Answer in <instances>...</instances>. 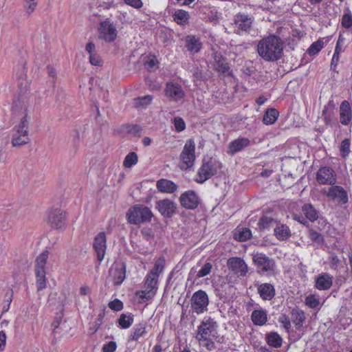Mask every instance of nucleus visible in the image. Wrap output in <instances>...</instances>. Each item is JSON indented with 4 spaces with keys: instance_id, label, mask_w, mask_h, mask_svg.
Returning a JSON list of instances; mask_svg holds the SVG:
<instances>
[{
    "instance_id": "f257e3e1",
    "label": "nucleus",
    "mask_w": 352,
    "mask_h": 352,
    "mask_svg": "<svg viewBox=\"0 0 352 352\" xmlns=\"http://www.w3.org/2000/svg\"><path fill=\"white\" fill-rule=\"evenodd\" d=\"M256 51L264 60L274 62L282 57L283 43L278 36L272 34L258 43Z\"/></svg>"
},
{
    "instance_id": "f03ea898",
    "label": "nucleus",
    "mask_w": 352,
    "mask_h": 352,
    "mask_svg": "<svg viewBox=\"0 0 352 352\" xmlns=\"http://www.w3.org/2000/svg\"><path fill=\"white\" fill-rule=\"evenodd\" d=\"M252 261L256 266V272L261 276H272L276 274V262L262 252L252 254Z\"/></svg>"
},
{
    "instance_id": "7ed1b4c3",
    "label": "nucleus",
    "mask_w": 352,
    "mask_h": 352,
    "mask_svg": "<svg viewBox=\"0 0 352 352\" xmlns=\"http://www.w3.org/2000/svg\"><path fill=\"white\" fill-rule=\"evenodd\" d=\"M153 216L151 209L142 204L130 207L126 214L128 222L133 225L149 222Z\"/></svg>"
},
{
    "instance_id": "20e7f679",
    "label": "nucleus",
    "mask_w": 352,
    "mask_h": 352,
    "mask_svg": "<svg viewBox=\"0 0 352 352\" xmlns=\"http://www.w3.org/2000/svg\"><path fill=\"white\" fill-rule=\"evenodd\" d=\"M218 324L214 318H204L197 327L196 339L201 343V340L207 338H219Z\"/></svg>"
},
{
    "instance_id": "39448f33",
    "label": "nucleus",
    "mask_w": 352,
    "mask_h": 352,
    "mask_svg": "<svg viewBox=\"0 0 352 352\" xmlns=\"http://www.w3.org/2000/svg\"><path fill=\"white\" fill-rule=\"evenodd\" d=\"M49 252L45 250L41 253L36 259L35 275L37 292L44 289L47 286L45 265Z\"/></svg>"
},
{
    "instance_id": "423d86ee",
    "label": "nucleus",
    "mask_w": 352,
    "mask_h": 352,
    "mask_svg": "<svg viewBox=\"0 0 352 352\" xmlns=\"http://www.w3.org/2000/svg\"><path fill=\"white\" fill-rule=\"evenodd\" d=\"M221 168V163L210 158L204 160L201 167L198 169L197 177L195 182L198 184H204L205 182L217 174L218 169Z\"/></svg>"
},
{
    "instance_id": "0eeeda50",
    "label": "nucleus",
    "mask_w": 352,
    "mask_h": 352,
    "mask_svg": "<svg viewBox=\"0 0 352 352\" xmlns=\"http://www.w3.org/2000/svg\"><path fill=\"white\" fill-rule=\"evenodd\" d=\"M28 120L25 115L19 124L14 126L12 138V144L14 147L27 144L30 142L28 135Z\"/></svg>"
},
{
    "instance_id": "6e6552de",
    "label": "nucleus",
    "mask_w": 352,
    "mask_h": 352,
    "mask_svg": "<svg viewBox=\"0 0 352 352\" xmlns=\"http://www.w3.org/2000/svg\"><path fill=\"white\" fill-rule=\"evenodd\" d=\"M195 144L192 139L186 141L183 151L180 154L182 161L181 168L182 169H188L194 165L195 160Z\"/></svg>"
},
{
    "instance_id": "1a4fd4ad",
    "label": "nucleus",
    "mask_w": 352,
    "mask_h": 352,
    "mask_svg": "<svg viewBox=\"0 0 352 352\" xmlns=\"http://www.w3.org/2000/svg\"><path fill=\"white\" fill-rule=\"evenodd\" d=\"M209 298L207 293L199 289L195 292L190 299L191 308L197 314H203L208 310Z\"/></svg>"
},
{
    "instance_id": "9d476101",
    "label": "nucleus",
    "mask_w": 352,
    "mask_h": 352,
    "mask_svg": "<svg viewBox=\"0 0 352 352\" xmlns=\"http://www.w3.org/2000/svg\"><path fill=\"white\" fill-rule=\"evenodd\" d=\"M145 289L135 292V298L139 303L151 300L154 296V268L150 270L144 283Z\"/></svg>"
},
{
    "instance_id": "9b49d317",
    "label": "nucleus",
    "mask_w": 352,
    "mask_h": 352,
    "mask_svg": "<svg viewBox=\"0 0 352 352\" xmlns=\"http://www.w3.org/2000/svg\"><path fill=\"white\" fill-rule=\"evenodd\" d=\"M323 194L329 199L337 201L340 205H345L349 202L347 191L340 185L333 184L328 190H324Z\"/></svg>"
},
{
    "instance_id": "f8f14e48",
    "label": "nucleus",
    "mask_w": 352,
    "mask_h": 352,
    "mask_svg": "<svg viewBox=\"0 0 352 352\" xmlns=\"http://www.w3.org/2000/svg\"><path fill=\"white\" fill-rule=\"evenodd\" d=\"M316 180L320 185L333 186L337 183V175L331 167L322 166L316 173Z\"/></svg>"
},
{
    "instance_id": "ddd939ff",
    "label": "nucleus",
    "mask_w": 352,
    "mask_h": 352,
    "mask_svg": "<svg viewBox=\"0 0 352 352\" xmlns=\"http://www.w3.org/2000/svg\"><path fill=\"white\" fill-rule=\"evenodd\" d=\"M200 202L199 197L193 190H186L179 197L180 205L187 210H195L200 204Z\"/></svg>"
},
{
    "instance_id": "4468645a",
    "label": "nucleus",
    "mask_w": 352,
    "mask_h": 352,
    "mask_svg": "<svg viewBox=\"0 0 352 352\" xmlns=\"http://www.w3.org/2000/svg\"><path fill=\"white\" fill-rule=\"evenodd\" d=\"M254 19L247 14L241 13L236 14L234 18V23L237 28L236 33L243 35L249 33L252 29Z\"/></svg>"
},
{
    "instance_id": "2eb2a0df",
    "label": "nucleus",
    "mask_w": 352,
    "mask_h": 352,
    "mask_svg": "<svg viewBox=\"0 0 352 352\" xmlns=\"http://www.w3.org/2000/svg\"><path fill=\"white\" fill-rule=\"evenodd\" d=\"M66 212L61 209L55 208L51 210L48 213L47 223L55 229H60L66 224Z\"/></svg>"
},
{
    "instance_id": "dca6fc26",
    "label": "nucleus",
    "mask_w": 352,
    "mask_h": 352,
    "mask_svg": "<svg viewBox=\"0 0 352 352\" xmlns=\"http://www.w3.org/2000/svg\"><path fill=\"white\" fill-rule=\"evenodd\" d=\"M155 208L165 219L172 218L177 211V204L169 199L159 200L156 202Z\"/></svg>"
},
{
    "instance_id": "f3484780",
    "label": "nucleus",
    "mask_w": 352,
    "mask_h": 352,
    "mask_svg": "<svg viewBox=\"0 0 352 352\" xmlns=\"http://www.w3.org/2000/svg\"><path fill=\"white\" fill-rule=\"evenodd\" d=\"M165 95L171 100L178 102L184 99L185 92L181 85L168 82L166 85Z\"/></svg>"
},
{
    "instance_id": "a211bd4d",
    "label": "nucleus",
    "mask_w": 352,
    "mask_h": 352,
    "mask_svg": "<svg viewBox=\"0 0 352 352\" xmlns=\"http://www.w3.org/2000/svg\"><path fill=\"white\" fill-rule=\"evenodd\" d=\"M93 246L98 260L101 262L104 257L107 249V238L104 232H101L96 236Z\"/></svg>"
},
{
    "instance_id": "6ab92c4d",
    "label": "nucleus",
    "mask_w": 352,
    "mask_h": 352,
    "mask_svg": "<svg viewBox=\"0 0 352 352\" xmlns=\"http://www.w3.org/2000/svg\"><path fill=\"white\" fill-rule=\"evenodd\" d=\"M340 122L344 126L352 124V102L343 100L339 108Z\"/></svg>"
},
{
    "instance_id": "aec40b11",
    "label": "nucleus",
    "mask_w": 352,
    "mask_h": 352,
    "mask_svg": "<svg viewBox=\"0 0 352 352\" xmlns=\"http://www.w3.org/2000/svg\"><path fill=\"white\" fill-rule=\"evenodd\" d=\"M100 38L107 42H112L117 37V30L113 23L109 21H103L100 23L99 28Z\"/></svg>"
},
{
    "instance_id": "412c9836",
    "label": "nucleus",
    "mask_w": 352,
    "mask_h": 352,
    "mask_svg": "<svg viewBox=\"0 0 352 352\" xmlns=\"http://www.w3.org/2000/svg\"><path fill=\"white\" fill-rule=\"evenodd\" d=\"M213 58L215 62L214 69L219 74H226L228 76L232 75L230 63L226 57L223 56L221 54L216 53L213 54Z\"/></svg>"
},
{
    "instance_id": "4be33fe9",
    "label": "nucleus",
    "mask_w": 352,
    "mask_h": 352,
    "mask_svg": "<svg viewBox=\"0 0 352 352\" xmlns=\"http://www.w3.org/2000/svg\"><path fill=\"white\" fill-rule=\"evenodd\" d=\"M184 41L185 48L191 54L199 53L203 46L200 38L195 35H187L184 38Z\"/></svg>"
},
{
    "instance_id": "5701e85b",
    "label": "nucleus",
    "mask_w": 352,
    "mask_h": 352,
    "mask_svg": "<svg viewBox=\"0 0 352 352\" xmlns=\"http://www.w3.org/2000/svg\"><path fill=\"white\" fill-rule=\"evenodd\" d=\"M251 142L248 138L239 137L228 144V153L234 155L249 146Z\"/></svg>"
},
{
    "instance_id": "b1692460",
    "label": "nucleus",
    "mask_w": 352,
    "mask_h": 352,
    "mask_svg": "<svg viewBox=\"0 0 352 352\" xmlns=\"http://www.w3.org/2000/svg\"><path fill=\"white\" fill-rule=\"evenodd\" d=\"M113 282L116 285H120L125 279L126 266L122 263L114 264L109 270Z\"/></svg>"
},
{
    "instance_id": "393cba45",
    "label": "nucleus",
    "mask_w": 352,
    "mask_h": 352,
    "mask_svg": "<svg viewBox=\"0 0 352 352\" xmlns=\"http://www.w3.org/2000/svg\"><path fill=\"white\" fill-rule=\"evenodd\" d=\"M336 109V103L333 99L329 100L327 104L324 105L322 111V118L326 125H332L335 119Z\"/></svg>"
},
{
    "instance_id": "a878e982",
    "label": "nucleus",
    "mask_w": 352,
    "mask_h": 352,
    "mask_svg": "<svg viewBox=\"0 0 352 352\" xmlns=\"http://www.w3.org/2000/svg\"><path fill=\"white\" fill-rule=\"evenodd\" d=\"M257 292L261 298L263 300H271L276 295V289L274 285L268 283L258 284Z\"/></svg>"
},
{
    "instance_id": "bb28decb",
    "label": "nucleus",
    "mask_w": 352,
    "mask_h": 352,
    "mask_svg": "<svg viewBox=\"0 0 352 352\" xmlns=\"http://www.w3.org/2000/svg\"><path fill=\"white\" fill-rule=\"evenodd\" d=\"M333 285V276L329 273L320 274L315 280V287L320 291L329 289Z\"/></svg>"
},
{
    "instance_id": "cd10ccee",
    "label": "nucleus",
    "mask_w": 352,
    "mask_h": 352,
    "mask_svg": "<svg viewBox=\"0 0 352 352\" xmlns=\"http://www.w3.org/2000/svg\"><path fill=\"white\" fill-rule=\"evenodd\" d=\"M155 186L159 192L165 194H173L178 189V186L174 182L164 178L157 180Z\"/></svg>"
},
{
    "instance_id": "c85d7f7f",
    "label": "nucleus",
    "mask_w": 352,
    "mask_h": 352,
    "mask_svg": "<svg viewBox=\"0 0 352 352\" xmlns=\"http://www.w3.org/2000/svg\"><path fill=\"white\" fill-rule=\"evenodd\" d=\"M228 265L232 271L239 273L240 276H245L248 272V265L241 258L232 257L228 259Z\"/></svg>"
},
{
    "instance_id": "c756f323",
    "label": "nucleus",
    "mask_w": 352,
    "mask_h": 352,
    "mask_svg": "<svg viewBox=\"0 0 352 352\" xmlns=\"http://www.w3.org/2000/svg\"><path fill=\"white\" fill-rule=\"evenodd\" d=\"M274 235L280 241H287L292 236V232L289 227L278 221L274 229Z\"/></svg>"
},
{
    "instance_id": "7c9ffc66",
    "label": "nucleus",
    "mask_w": 352,
    "mask_h": 352,
    "mask_svg": "<svg viewBox=\"0 0 352 352\" xmlns=\"http://www.w3.org/2000/svg\"><path fill=\"white\" fill-rule=\"evenodd\" d=\"M278 221L268 214H263L257 223L260 231L270 230L272 227L276 226Z\"/></svg>"
},
{
    "instance_id": "2f4dec72",
    "label": "nucleus",
    "mask_w": 352,
    "mask_h": 352,
    "mask_svg": "<svg viewBox=\"0 0 352 352\" xmlns=\"http://www.w3.org/2000/svg\"><path fill=\"white\" fill-rule=\"evenodd\" d=\"M251 320L256 326H263L267 321V313L263 309H255L252 312Z\"/></svg>"
},
{
    "instance_id": "473e14b6",
    "label": "nucleus",
    "mask_w": 352,
    "mask_h": 352,
    "mask_svg": "<svg viewBox=\"0 0 352 352\" xmlns=\"http://www.w3.org/2000/svg\"><path fill=\"white\" fill-rule=\"evenodd\" d=\"M291 320L297 329H300L305 322V312L298 308L293 309L291 311Z\"/></svg>"
},
{
    "instance_id": "72a5a7b5",
    "label": "nucleus",
    "mask_w": 352,
    "mask_h": 352,
    "mask_svg": "<svg viewBox=\"0 0 352 352\" xmlns=\"http://www.w3.org/2000/svg\"><path fill=\"white\" fill-rule=\"evenodd\" d=\"M173 21L178 25L185 26L189 23L190 14L182 9L176 10L173 14Z\"/></svg>"
},
{
    "instance_id": "f704fd0d",
    "label": "nucleus",
    "mask_w": 352,
    "mask_h": 352,
    "mask_svg": "<svg viewBox=\"0 0 352 352\" xmlns=\"http://www.w3.org/2000/svg\"><path fill=\"white\" fill-rule=\"evenodd\" d=\"M302 211L306 218L311 222L316 221L318 218V212L310 203L305 204L302 207Z\"/></svg>"
},
{
    "instance_id": "c9c22d12",
    "label": "nucleus",
    "mask_w": 352,
    "mask_h": 352,
    "mask_svg": "<svg viewBox=\"0 0 352 352\" xmlns=\"http://www.w3.org/2000/svg\"><path fill=\"white\" fill-rule=\"evenodd\" d=\"M279 116V112L275 108L267 109L263 115V122L266 125H271L276 122Z\"/></svg>"
},
{
    "instance_id": "e433bc0d",
    "label": "nucleus",
    "mask_w": 352,
    "mask_h": 352,
    "mask_svg": "<svg viewBox=\"0 0 352 352\" xmlns=\"http://www.w3.org/2000/svg\"><path fill=\"white\" fill-rule=\"evenodd\" d=\"M267 343L272 347L279 348L283 343V339L277 332H270L266 336Z\"/></svg>"
},
{
    "instance_id": "4c0bfd02",
    "label": "nucleus",
    "mask_w": 352,
    "mask_h": 352,
    "mask_svg": "<svg viewBox=\"0 0 352 352\" xmlns=\"http://www.w3.org/2000/svg\"><path fill=\"white\" fill-rule=\"evenodd\" d=\"M342 26L352 33V13L349 8L344 10L341 20Z\"/></svg>"
},
{
    "instance_id": "58836bf2",
    "label": "nucleus",
    "mask_w": 352,
    "mask_h": 352,
    "mask_svg": "<svg viewBox=\"0 0 352 352\" xmlns=\"http://www.w3.org/2000/svg\"><path fill=\"white\" fill-rule=\"evenodd\" d=\"M308 237L314 243L319 245L324 244L325 242L324 236L312 228L308 230Z\"/></svg>"
},
{
    "instance_id": "ea45409f",
    "label": "nucleus",
    "mask_w": 352,
    "mask_h": 352,
    "mask_svg": "<svg viewBox=\"0 0 352 352\" xmlns=\"http://www.w3.org/2000/svg\"><path fill=\"white\" fill-rule=\"evenodd\" d=\"M153 100L152 96L147 95L142 97H138L134 99V105L136 108L143 109L151 104Z\"/></svg>"
},
{
    "instance_id": "a19ab883",
    "label": "nucleus",
    "mask_w": 352,
    "mask_h": 352,
    "mask_svg": "<svg viewBox=\"0 0 352 352\" xmlns=\"http://www.w3.org/2000/svg\"><path fill=\"white\" fill-rule=\"evenodd\" d=\"M234 239L239 241L243 242L250 239L252 236V232L248 228H243L234 233Z\"/></svg>"
},
{
    "instance_id": "79ce46f5",
    "label": "nucleus",
    "mask_w": 352,
    "mask_h": 352,
    "mask_svg": "<svg viewBox=\"0 0 352 352\" xmlns=\"http://www.w3.org/2000/svg\"><path fill=\"white\" fill-rule=\"evenodd\" d=\"M344 50H334V52L331 60L330 70L336 74L339 73V71L337 69V67L340 61V54Z\"/></svg>"
},
{
    "instance_id": "37998d69",
    "label": "nucleus",
    "mask_w": 352,
    "mask_h": 352,
    "mask_svg": "<svg viewBox=\"0 0 352 352\" xmlns=\"http://www.w3.org/2000/svg\"><path fill=\"white\" fill-rule=\"evenodd\" d=\"M133 322V316L131 314L126 315L122 314L118 320L119 325L123 329H127L132 324Z\"/></svg>"
},
{
    "instance_id": "c03bdc74",
    "label": "nucleus",
    "mask_w": 352,
    "mask_h": 352,
    "mask_svg": "<svg viewBox=\"0 0 352 352\" xmlns=\"http://www.w3.org/2000/svg\"><path fill=\"white\" fill-rule=\"evenodd\" d=\"M155 34L157 37V39L163 43H166L169 41L171 37V33L170 30L163 28L157 29Z\"/></svg>"
},
{
    "instance_id": "a18cd8bd",
    "label": "nucleus",
    "mask_w": 352,
    "mask_h": 352,
    "mask_svg": "<svg viewBox=\"0 0 352 352\" xmlns=\"http://www.w3.org/2000/svg\"><path fill=\"white\" fill-rule=\"evenodd\" d=\"M324 47V43L321 39L314 42L307 49V53L309 56L318 54Z\"/></svg>"
},
{
    "instance_id": "49530a36",
    "label": "nucleus",
    "mask_w": 352,
    "mask_h": 352,
    "mask_svg": "<svg viewBox=\"0 0 352 352\" xmlns=\"http://www.w3.org/2000/svg\"><path fill=\"white\" fill-rule=\"evenodd\" d=\"M146 333L145 327L142 324L137 325L134 329L133 333L129 338V341L137 340L140 336Z\"/></svg>"
},
{
    "instance_id": "de8ad7c7",
    "label": "nucleus",
    "mask_w": 352,
    "mask_h": 352,
    "mask_svg": "<svg viewBox=\"0 0 352 352\" xmlns=\"http://www.w3.org/2000/svg\"><path fill=\"white\" fill-rule=\"evenodd\" d=\"M351 141L349 139L346 138L344 139L340 144V155L342 158H346L351 151H350Z\"/></svg>"
},
{
    "instance_id": "09e8293b",
    "label": "nucleus",
    "mask_w": 352,
    "mask_h": 352,
    "mask_svg": "<svg viewBox=\"0 0 352 352\" xmlns=\"http://www.w3.org/2000/svg\"><path fill=\"white\" fill-rule=\"evenodd\" d=\"M172 123L174 125L175 130L177 133L182 132L186 129V122L182 117H174L173 119L172 120Z\"/></svg>"
},
{
    "instance_id": "8fccbe9b",
    "label": "nucleus",
    "mask_w": 352,
    "mask_h": 352,
    "mask_svg": "<svg viewBox=\"0 0 352 352\" xmlns=\"http://www.w3.org/2000/svg\"><path fill=\"white\" fill-rule=\"evenodd\" d=\"M138 162V155L135 152L129 153L124 158L123 165L126 168H131Z\"/></svg>"
},
{
    "instance_id": "3c124183",
    "label": "nucleus",
    "mask_w": 352,
    "mask_h": 352,
    "mask_svg": "<svg viewBox=\"0 0 352 352\" xmlns=\"http://www.w3.org/2000/svg\"><path fill=\"white\" fill-rule=\"evenodd\" d=\"M166 265V259L164 256H161L155 261V283H157V278L163 272Z\"/></svg>"
},
{
    "instance_id": "603ef678",
    "label": "nucleus",
    "mask_w": 352,
    "mask_h": 352,
    "mask_svg": "<svg viewBox=\"0 0 352 352\" xmlns=\"http://www.w3.org/2000/svg\"><path fill=\"white\" fill-rule=\"evenodd\" d=\"M306 305L311 309H316L319 306L320 300L314 294H309L305 298Z\"/></svg>"
},
{
    "instance_id": "864d4df0",
    "label": "nucleus",
    "mask_w": 352,
    "mask_h": 352,
    "mask_svg": "<svg viewBox=\"0 0 352 352\" xmlns=\"http://www.w3.org/2000/svg\"><path fill=\"white\" fill-rule=\"evenodd\" d=\"M212 268V265L210 262H206L199 270L197 274V278H200L208 275Z\"/></svg>"
},
{
    "instance_id": "5fc2aeb1",
    "label": "nucleus",
    "mask_w": 352,
    "mask_h": 352,
    "mask_svg": "<svg viewBox=\"0 0 352 352\" xmlns=\"http://www.w3.org/2000/svg\"><path fill=\"white\" fill-rule=\"evenodd\" d=\"M23 109H25V98L23 96H19L17 99L14 100L12 110L19 111Z\"/></svg>"
},
{
    "instance_id": "6e6d98bb",
    "label": "nucleus",
    "mask_w": 352,
    "mask_h": 352,
    "mask_svg": "<svg viewBox=\"0 0 352 352\" xmlns=\"http://www.w3.org/2000/svg\"><path fill=\"white\" fill-rule=\"evenodd\" d=\"M278 322L282 324L283 327L286 330L287 332H289L292 327L291 320L287 315L282 314L280 316H279Z\"/></svg>"
},
{
    "instance_id": "4d7b16f0",
    "label": "nucleus",
    "mask_w": 352,
    "mask_h": 352,
    "mask_svg": "<svg viewBox=\"0 0 352 352\" xmlns=\"http://www.w3.org/2000/svg\"><path fill=\"white\" fill-rule=\"evenodd\" d=\"M37 6L36 0H25L24 8L28 14H32Z\"/></svg>"
},
{
    "instance_id": "13d9d810",
    "label": "nucleus",
    "mask_w": 352,
    "mask_h": 352,
    "mask_svg": "<svg viewBox=\"0 0 352 352\" xmlns=\"http://www.w3.org/2000/svg\"><path fill=\"white\" fill-rule=\"evenodd\" d=\"M194 80L203 81L206 79L205 74L198 67H193L192 69Z\"/></svg>"
},
{
    "instance_id": "bf43d9fd",
    "label": "nucleus",
    "mask_w": 352,
    "mask_h": 352,
    "mask_svg": "<svg viewBox=\"0 0 352 352\" xmlns=\"http://www.w3.org/2000/svg\"><path fill=\"white\" fill-rule=\"evenodd\" d=\"M226 285H221L219 287L216 288L215 292L216 296L221 300L225 301L228 298L227 294L226 292Z\"/></svg>"
},
{
    "instance_id": "052dcab7",
    "label": "nucleus",
    "mask_w": 352,
    "mask_h": 352,
    "mask_svg": "<svg viewBox=\"0 0 352 352\" xmlns=\"http://www.w3.org/2000/svg\"><path fill=\"white\" fill-rule=\"evenodd\" d=\"M109 307L114 311H118L123 309V303L118 299H115L110 301L108 304Z\"/></svg>"
},
{
    "instance_id": "680f3d73",
    "label": "nucleus",
    "mask_w": 352,
    "mask_h": 352,
    "mask_svg": "<svg viewBox=\"0 0 352 352\" xmlns=\"http://www.w3.org/2000/svg\"><path fill=\"white\" fill-rule=\"evenodd\" d=\"M212 338H207V340H201V343L200 344H203L207 350L213 351L216 349V345Z\"/></svg>"
},
{
    "instance_id": "e2e57ef3",
    "label": "nucleus",
    "mask_w": 352,
    "mask_h": 352,
    "mask_svg": "<svg viewBox=\"0 0 352 352\" xmlns=\"http://www.w3.org/2000/svg\"><path fill=\"white\" fill-rule=\"evenodd\" d=\"M125 127L129 133L133 134L134 135H140L141 127L139 125H126Z\"/></svg>"
},
{
    "instance_id": "0e129e2a",
    "label": "nucleus",
    "mask_w": 352,
    "mask_h": 352,
    "mask_svg": "<svg viewBox=\"0 0 352 352\" xmlns=\"http://www.w3.org/2000/svg\"><path fill=\"white\" fill-rule=\"evenodd\" d=\"M89 63L94 66H101L102 65V59L96 53L89 55Z\"/></svg>"
},
{
    "instance_id": "69168bd1",
    "label": "nucleus",
    "mask_w": 352,
    "mask_h": 352,
    "mask_svg": "<svg viewBox=\"0 0 352 352\" xmlns=\"http://www.w3.org/2000/svg\"><path fill=\"white\" fill-rule=\"evenodd\" d=\"M145 58H146V60H144V66L148 72H151V69L154 67V55H150Z\"/></svg>"
},
{
    "instance_id": "338daca9",
    "label": "nucleus",
    "mask_w": 352,
    "mask_h": 352,
    "mask_svg": "<svg viewBox=\"0 0 352 352\" xmlns=\"http://www.w3.org/2000/svg\"><path fill=\"white\" fill-rule=\"evenodd\" d=\"M293 219L297 222L302 224L306 227H309L310 224L309 223V220L306 218V217H303L302 214H296L294 215Z\"/></svg>"
},
{
    "instance_id": "774afa93",
    "label": "nucleus",
    "mask_w": 352,
    "mask_h": 352,
    "mask_svg": "<svg viewBox=\"0 0 352 352\" xmlns=\"http://www.w3.org/2000/svg\"><path fill=\"white\" fill-rule=\"evenodd\" d=\"M117 344L116 342L110 341L108 343L103 345V352H114L116 350Z\"/></svg>"
}]
</instances>
